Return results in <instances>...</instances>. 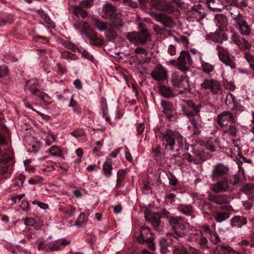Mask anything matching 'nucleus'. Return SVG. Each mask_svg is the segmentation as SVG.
Segmentation results:
<instances>
[{
    "instance_id": "nucleus-59",
    "label": "nucleus",
    "mask_w": 254,
    "mask_h": 254,
    "mask_svg": "<svg viewBox=\"0 0 254 254\" xmlns=\"http://www.w3.org/2000/svg\"><path fill=\"white\" fill-rule=\"evenodd\" d=\"M77 51L78 52L81 53L83 57L88 60H90L92 58L91 55L87 51L82 48H78Z\"/></svg>"
},
{
    "instance_id": "nucleus-42",
    "label": "nucleus",
    "mask_w": 254,
    "mask_h": 254,
    "mask_svg": "<svg viewBox=\"0 0 254 254\" xmlns=\"http://www.w3.org/2000/svg\"><path fill=\"white\" fill-rule=\"evenodd\" d=\"M201 67L202 70L205 73H210L212 72L214 68V65L200 58Z\"/></svg>"
},
{
    "instance_id": "nucleus-58",
    "label": "nucleus",
    "mask_w": 254,
    "mask_h": 254,
    "mask_svg": "<svg viewBox=\"0 0 254 254\" xmlns=\"http://www.w3.org/2000/svg\"><path fill=\"white\" fill-rule=\"evenodd\" d=\"M64 46L66 48L68 49H71L73 51H75L76 50H77L78 49L77 45L69 41L65 42L64 43Z\"/></svg>"
},
{
    "instance_id": "nucleus-11",
    "label": "nucleus",
    "mask_w": 254,
    "mask_h": 254,
    "mask_svg": "<svg viewBox=\"0 0 254 254\" xmlns=\"http://www.w3.org/2000/svg\"><path fill=\"white\" fill-rule=\"evenodd\" d=\"M229 168L222 163H217L212 171L210 178L213 182H216L220 179L226 178L229 172Z\"/></svg>"
},
{
    "instance_id": "nucleus-53",
    "label": "nucleus",
    "mask_w": 254,
    "mask_h": 254,
    "mask_svg": "<svg viewBox=\"0 0 254 254\" xmlns=\"http://www.w3.org/2000/svg\"><path fill=\"white\" fill-rule=\"evenodd\" d=\"M161 148L160 146H158L156 148L153 149L152 153L154 157L156 159H160L161 158Z\"/></svg>"
},
{
    "instance_id": "nucleus-4",
    "label": "nucleus",
    "mask_w": 254,
    "mask_h": 254,
    "mask_svg": "<svg viewBox=\"0 0 254 254\" xmlns=\"http://www.w3.org/2000/svg\"><path fill=\"white\" fill-rule=\"evenodd\" d=\"M125 36L130 43L136 46L144 45L151 40V34L146 28H142L139 31L127 32Z\"/></svg>"
},
{
    "instance_id": "nucleus-9",
    "label": "nucleus",
    "mask_w": 254,
    "mask_h": 254,
    "mask_svg": "<svg viewBox=\"0 0 254 254\" xmlns=\"http://www.w3.org/2000/svg\"><path fill=\"white\" fill-rule=\"evenodd\" d=\"M234 111H224L217 116V123L221 128L227 126L230 123H236L237 120V113Z\"/></svg>"
},
{
    "instance_id": "nucleus-5",
    "label": "nucleus",
    "mask_w": 254,
    "mask_h": 254,
    "mask_svg": "<svg viewBox=\"0 0 254 254\" xmlns=\"http://www.w3.org/2000/svg\"><path fill=\"white\" fill-rule=\"evenodd\" d=\"M110 19L109 28L105 33L106 38L109 40L115 39L117 36V31H120L124 25L123 20L119 13H116Z\"/></svg>"
},
{
    "instance_id": "nucleus-18",
    "label": "nucleus",
    "mask_w": 254,
    "mask_h": 254,
    "mask_svg": "<svg viewBox=\"0 0 254 254\" xmlns=\"http://www.w3.org/2000/svg\"><path fill=\"white\" fill-rule=\"evenodd\" d=\"M231 42L235 44L241 51L250 50L252 45L245 38L241 37L236 32H233L231 37Z\"/></svg>"
},
{
    "instance_id": "nucleus-50",
    "label": "nucleus",
    "mask_w": 254,
    "mask_h": 254,
    "mask_svg": "<svg viewBox=\"0 0 254 254\" xmlns=\"http://www.w3.org/2000/svg\"><path fill=\"white\" fill-rule=\"evenodd\" d=\"M179 210L183 214L186 215H191L193 212L192 208L190 205L182 206Z\"/></svg>"
},
{
    "instance_id": "nucleus-30",
    "label": "nucleus",
    "mask_w": 254,
    "mask_h": 254,
    "mask_svg": "<svg viewBox=\"0 0 254 254\" xmlns=\"http://www.w3.org/2000/svg\"><path fill=\"white\" fill-rule=\"evenodd\" d=\"M220 147V141L217 137L210 138L206 143V147L211 152H214L216 148Z\"/></svg>"
},
{
    "instance_id": "nucleus-52",
    "label": "nucleus",
    "mask_w": 254,
    "mask_h": 254,
    "mask_svg": "<svg viewBox=\"0 0 254 254\" xmlns=\"http://www.w3.org/2000/svg\"><path fill=\"white\" fill-rule=\"evenodd\" d=\"M160 92L161 95L165 97H170L172 96L173 94L171 90L169 88L165 86L161 87Z\"/></svg>"
},
{
    "instance_id": "nucleus-48",
    "label": "nucleus",
    "mask_w": 254,
    "mask_h": 254,
    "mask_svg": "<svg viewBox=\"0 0 254 254\" xmlns=\"http://www.w3.org/2000/svg\"><path fill=\"white\" fill-rule=\"evenodd\" d=\"M56 136L52 132L49 131L47 133V136L45 139L46 143L48 146H50L53 142L56 141Z\"/></svg>"
},
{
    "instance_id": "nucleus-26",
    "label": "nucleus",
    "mask_w": 254,
    "mask_h": 254,
    "mask_svg": "<svg viewBox=\"0 0 254 254\" xmlns=\"http://www.w3.org/2000/svg\"><path fill=\"white\" fill-rule=\"evenodd\" d=\"M161 105L163 108V113L166 115L167 118L170 120L173 117V104L169 101L163 100L161 101Z\"/></svg>"
},
{
    "instance_id": "nucleus-29",
    "label": "nucleus",
    "mask_w": 254,
    "mask_h": 254,
    "mask_svg": "<svg viewBox=\"0 0 254 254\" xmlns=\"http://www.w3.org/2000/svg\"><path fill=\"white\" fill-rule=\"evenodd\" d=\"M146 221L150 222L154 227H157L160 225V216L157 213H148L145 215Z\"/></svg>"
},
{
    "instance_id": "nucleus-61",
    "label": "nucleus",
    "mask_w": 254,
    "mask_h": 254,
    "mask_svg": "<svg viewBox=\"0 0 254 254\" xmlns=\"http://www.w3.org/2000/svg\"><path fill=\"white\" fill-rule=\"evenodd\" d=\"M25 176L22 174H20L18 176V180L15 183V186H17L18 188H21L23 187V183L25 180Z\"/></svg>"
},
{
    "instance_id": "nucleus-1",
    "label": "nucleus",
    "mask_w": 254,
    "mask_h": 254,
    "mask_svg": "<svg viewBox=\"0 0 254 254\" xmlns=\"http://www.w3.org/2000/svg\"><path fill=\"white\" fill-rule=\"evenodd\" d=\"M168 222L174 232L167 233V236L171 237L170 240L174 246L176 244L183 245L188 240L189 232V223H185L180 217H170L168 218Z\"/></svg>"
},
{
    "instance_id": "nucleus-12",
    "label": "nucleus",
    "mask_w": 254,
    "mask_h": 254,
    "mask_svg": "<svg viewBox=\"0 0 254 254\" xmlns=\"http://www.w3.org/2000/svg\"><path fill=\"white\" fill-rule=\"evenodd\" d=\"M184 161L192 162L195 164H201L205 160L204 152L199 149H194L191 153H186L183 155Z\"/></svg>"
},
{
    "instance_id": "nucleus-32",
    "label": "nucleus",
    "mask_w": 254,
    "mask_h": 254,
    "mask_svg": "<svg viewBox=\"0 0 254 254\" xmlns=\"http://www.w3.org/2000/svg\"><path fill=\"white\" fill-rule=\"evenodd\" d=\"M243 176H240V175L236 174L234 176L233 178L229 179V182L231 185V188H232V190L234 189L233 187H239L243 186L245 184L244 180L243 179Z\"/></svg>"
},
{
    "instance_id": "nucleus-40",
    "label": "nucleus",
    "mask_w": 254,
    "mask_h": 254,
    "mask_svg": "<svg viewBox=\"0 0 254 254\" xmlns=\"http://www.w3.org/2000/svg\"><path fill=\"white\" fill-rule=\"evenodd\" d=\"M214 219L217 222H222L230 217V214L228 212H218L213 214Z\"/></svg>"
},
{
    "instance_id": "nucleus-3",
    "label": "nucleus",
    "mask_w": 254,
    "mask_h": 254,
    "mask_svg": "<svg viewBox=\"0 0 254 254\" xmlns=\"http://www.w3.org/2000/svg\"><path fill=\"white\" fill-rule=\"evenodd\" d=\"M187 107L183 108V114L186 115L191 124L193 127V134L198 135L200 132V129L202 127V121L199 114V106L196 105L192 101H188L187 103Z\"/></svg>"
},
{
    "instance_id": "nucleus-17",
    "label": "nucleus",
    "mask_w": 254,
    "mask_h": 254,
    "mask_svg": "<svg viewBox=\"0 0 254 254\" xmlns=\"http://www.w3.org/2000/svg\"><path fill=\"white\" fill-rule=\"evenodd\" d=\"M208 198L211 202L218 205H224L222 208L225 209L229 210L231 207L227 205L230 201V198L226 195L210 193Z\"/></svg>"
},
{
    "instance_id": "nucleus-62",
    "label": "nucleus",
    "mask_w": 254,
    "mask_h": 254,
    "mask_svg": "<svg viewBox=\"0 0 254 254\" xmlns=\"http://www.w3.org/2000/svg\"><path fill=\"white\" fill-rule=\"evenodd\" d=\"M201 229V231L206 234H208L209 235L212 232L210 230V227L208 225L204 224L200 226Z\"/></svg>"
},
{
    "instance_id": "nucleus-57",
    "label": "nucleus",
    "mask_w": 254,
    "mask_h": 254,
    "mask_svg": "<svg viewBox=\"0 0 254 254\" xmlns=\"http://www.w3.org/2000/svg\"><path fill=\"white\" fill-rule=\"evenodd\" d=\"M101 104L102 107L103 116H105L106 114L107 113L108 106L106 99L104 98L101 99Z\"/></svg>"
},
{
    "instance_id": "nucleus-35",
    "label": "nucleus",
    "mask_w": 254,
    "mask_h": 254,
    "mask_svg": "<svg viewBox=\"0 0 254 254\" xmlns=\"http://www.w3.org/2000/svg\"><path fill=\"white\" fill-rule=\"evenodd\" d=\"M25 85L27 87V88L30 90L31 93L34 95H35V92L38 91H40L37 89V86H38V81L37 79H31L27 80Z\"/></svg>"
},
{
    "instance_id": "nucleus-19",
    "label": "nucleus",
    "mask_w": 254,
    "mask_h": 254,
    "mask_svg": "<svg viewBox=\"0 0 254 254\" xmlns=\"http://www.w3.org/2000/svg\"><path fill=\"white\" fill-rule=\"evenodd\" d=\"M178 60V62L177 65L178 68L184 72L188 70V65L190 64L191 62V59L189 52L186 51H182Z\"/></svg>"
},
{
    "instance_id": "nucleus-23",
    "label": "nucleus",
    "mask_w": 254,
    "mask_h": 254,
    "mask_svg": "<svg viewBox=\"0 0 254 254\" xmlns=\"http://www.w3.org/2000/svg\"><path fill=\"white\" fill-rule=\"evenodd\" d=\"M167 71L161 65L158 64L151 73V76L157 81L165 80L167 76Z\"/></svg>"
},
{
    "instance_id": "nucleus-6",
    "label": "nucleus",
    "mask_w": 254,
    "mask_h": 254,
    "mask_svg": "<svg viewBox=\"0 0 254 254\" xmlns=\"http://www.w3.org/2000/svg\"><path fill=\"white\" fill-rule=\"evenodd\" d=\"M171 82L174 88L181 93L190 88L189 78L185 74L173 72L171 75Z\"/></svg>"
},
{
    "instance_id": "nucleus-47",
    "label": "nucleus",
    "mask_w": 254,
    "mask_h": 254,
    "mask_svg": "<svg viewBox=\"0 0 254 254\" xmlns=\"http://www.w3.org/2000/svg\"><path fill=\"white\" fill-rule=\"evenodd\" d=\"M49 153L53 156L59 157L63 155L62 151L60 148L56 145H53L50 147Z\"/></svg>"
},
{
    "instance_id": "nucleus-46",
    "label": "nucleus",
    "mask_w": 254,
    "mask_h": 254,
    "mask_svg": "<svg viewBox=\"0 0 254 254\" xmlns=\"http://www.w3.org/2000/svg\"><path fill=\"white\" fill-rule=\"evenodd\" d=\"M63 213L68 215V217H72L75 212L76 208L71 205H67L62 209Z\"/></svg>"
},
{
    "instance_id": "nucleus-38",
    "label": "nucleus",
    "mask_w": 254,
    "mask_h": 254,
    "mask_svg": "<svg viewBox=\"0 0 254 254\" xmlns=\"http://www.w3.org/2000/svg\"><path fill=\"white\" fill-rule=\"evenodd\" d=\"M93 26L98 29L100 31H106L107 32L109 28V23L99 20H94Z\"/></svg>"
},
{
    "instance_id": "nucleus-13",
    "label": "nucleus",
    "mask_w": 254,
    "mask_h": 254,
    "mask_svg": "<svg viewBox=\"0 0 254 254\" xmlns=\"http://www.w3.org/2000/svg\"><path fill=\"white\" fill-rule=\"evenodd\" d=\"M188 240L196 243L199 248L202 250L203 254H208L210 252V247L207 239L202 234H191L188 238Z\"/></svg>"
},
{
    "instance_id": "nucleus-34",
    "label": "nucleus",
    "mask_w": 254,
    "mask_h": 254,
    "mask_svg": "<svg viewBox=\"0 0 254 254\" xmlns=\"http://www.w3.org/2000/svg\"><path fill=\"white\" fill-rule=\"evenodd\" d=\"M86 35L89 37L90 43L94 46H101L102 44L103 41L97 38V33L92 31L91 33H86Z\"/></svg>"
},
{
    "instance_id": "nucleus-44",
    "label": "nucleus",
    "mask_w": 254,
    "mask_h": 254,
    "mask_svg": "<svg viewBox=\"0 0 254 254\" xmlns=\"http://www.w3.org/2000/svg\"><path fill=\"white\" fill-rule=\"evenodd\" d=\"M112 162L111 160H107L103 165V171L105 175L110 177L112 175Z\"/></svg>"
},
{
    "instance_id": "nucleus-56",
    "label": "nucleus",
    "mask_w": 254,
    "mask_h": 254,
    "mask_svg": "<svg viewBox=\"0 0 254 254\" xmlns=\"http://www.w3.org/2000/svg\"><path fill=\"white\" fill-rule=\"evenodd\" d=\"M164 2L165 0H151L152 4L154 6L156 9L160 10H161Z\"/></svg>"
},
{
    "instance_id": "nucleus-27",
    "label": "nucleus",
    "mask_w": 254,
    "mask_h": 254,
    "mask_svg": "<svg viewBox=\"0 0 254 254\" xmlns=\"http://www.w3.org/2000/svg\"><path fill=\"white\" fill-rule=\"evenodd\" d=\"M236 23L239 26V29L242 35L248 36L250 34L251 30L250 26L248 24L246 21L243 19H238Z\"/></svg>"
},
{
    "instance_id": "nucleus-43",
    "label": "nucleus",
    "mask_w": 254,
    "mask_h": 254,
    "mask_svg": "<svg viewBox=\"0 0 254 254\" xmlns=\"http://www.w3.org/2000/svg\"><path fill=\"white\" fill-rule=\"evenodd\" d=\"M35 95L38 96L40 100L45 102V104H49L52 102L51 97L42 91H38L34 93Z\"/></svg>"
},
{
    "instance_id": "nucleus-54",
    "label": "nucleus",
    "mask_w": 254,
    "mask_h": 254,
    "mask_svg": "<svg viewBox=\"0 0 254 254\" xmlns=\"http://www.w3.org/2000/svg\"><path fill=\"white\" fill-rule=\"evenodd\" d=\"M210 240L214 244H218L221 242L218 234L215 232H212L210 235Z\"/></svg>"
},
{
    "instance_id": "nucleus-33",
    "label": "nucleus",
    "mask_w": 254,
    "mask_h": 254,
    "mask_svg": "<svg viewBox=\"0 0 254 254\" xmlns=\"http://www.w3.org/2000/svg\"><path fill=\"white\" fill-rule=\"evenodd\" d=\"M214 21L219 28L225 27L228 23L227 17L222 14H216L214 18Z\"/></svg>"
},
{
    "instance_id": "nucleus-55",
    "label": "nucleus",
    "mask_w": 254,
    "mask_h": 254,
    "mask_svg": "<svg viewBox=\"0 0 254 254\" xmlns=\"http://www.w3.org/2000/svg\"><path fill=\"white\" fill-rule=\"evenodd\" d=\"M86 223V220L85 218V215L84 213H81L78 217L77 218L75 224L76 226H81L83 224H84Z\"/></svg>"
},
{
    "instance_id": "nucleus-51",
    "label": "nucleus",
    "mask_w": 254,
    "mask_h": 254,
    "mask_svg": "<svg viewBox=\"0 0 254 254\" xmlns=\"http://www.w3.org/2000/svg\"><path fill=\"white\" fill-rule=\"evenodd\" d=\"M61 57L66 60H75L77 59V57L75 55L67 51H64L61 54Z\"/></svg>"
},
{
    "instance_id": "nucleus-60",
    "label": "nucleus",
    "mask_w": 254,
    "mask_h": 254,
    "mask_svg": "<svg viewBox=\"0 0 254 254\" xmlns=\"http://www.w3.org/2000/svg\"><path fill=\"white\" fill-rule=\"evenodd\" d=\"M43 180V178L41 177L36 176L31 178L28 182L30 184L34 185L41 182Z\"/></svg>"
},
{
    "instance_id": "nucleus-39",
    "label": "nucleus",
    "mask_w": 254,
    "mask_h": 254,
    "mask_svg": "<svg viewBox=\"0 0 254 254\" xmlns=\"http://www.w3.org/2000/svg\"><path fill=\"white\" fill-rule=\"evenodd\" d=\"M126 175V171L125 170H120L117 173V182L115 189L120 188L124 186L123 181Z\"/></svg>"
},
{
    "instance_id": "nucleus-14",
    "label": "nucleus",
    "mask_w": 254,
    "mask_h": 254,
    "mask_svg": "<svg viewBox=\"0 0 254 254\" xmlns=\"http://www.w3.org/2000/svg\"><path fill=\"white\" fill-rule=\"evenodd\" d=\"M201 88L210 91L212 94H219L221 90V86L219 82L213 79H205L200 85Z\"/></svg>"
},
{
    "instance_id": "nucleus-37",
    "label": "nucleus",
    "mask_w": 254,
    "mask_h": 254,
    "mask_svg": "<svg viewBox=\"0 0 254 254\" xmlns=\"http://www.w3.org/2000/svg\"><path fill=\"white\" fill-rule=\"evenodd\" d=\"M74 27L78 30H82L83 31L82 32V33H84L86 34V33H88L87 30L89 29V24L81 20H78L76 22L73 23Z\"/></svg>"
},
{
    "instance_id": "nucleus-64",
    "label": "nucleus",
    "mask_w": 254,
    "mask_h": 254,
    "mask_svg": "<svg viewBox=\"0 0 254 254\" xmlns=\"http://www.w3.org/2000/svg\"><path fill=\"white\" fill-rule=\"evenodd\" d=\"M244 57L249 64L254 62V57L251 55L249 52H246L244 54Z\"/></svg>"
},
{
    "instance_id": "nucleus-22",
    "label": "nucleus",
    "mask_w": 254,
    "mask_h": 254,
    "mask_svg": "<svg viewBox=\"0 0 254 254\" xmlns=\"http://www.w3.org/2000/svg\"><path fill=\"white\" fill-rule=\"evenodd\" d=\"M190 15L196 21H200L205 16V9L201 4L194 5L191 9Z\"/></svg>"
},
{
    "instance_id": "nucleus-16",
    "label": "nucleus",
    "mask_w": 254,
    "mask_h": 254,
    "mask_svg": "<svg viewBox=\"0 0 254 254\" xmlns=\"http://www.w3.org/2000/svg\"><path fill=\"white\" fill-rule=\"evenodd\" d=\"M150 15L153 19L162 24L166 27L172 28L174 26V23L172 18L164 13L151 11Z\"/></svg>"
},
{
    "instance_id": "nucleus-28",
    "label": "nucleus",
    "mask_w": 254,
    "mask_h": 254,
    "mask_svg": "<svg viewBox=\"0 0 254 254\" xmlns=\"http://www.w3.org/2000/svg\"><path fill=\"white\" fill-rule=\"evenodd\" d=\"M247 223L246 217L241 216H236L231 220V225L233 227L241 228Z\"/></svg>"
},
{
    "instance_id": "nucleus-63",
    "label": "nucleus",
    "mask_w": 254,
    "mask_h": 254,
    "mask_svg": "<svg viewBox=\"0 0 254 254\" xmlns=\"http://www.w3.org/2000/svg\"><path fill=\"white\" fill-rule=\"evenodd\" d=\"M134 52L137 54H142L145 56L148 55V52L142 47H137L134 50Z\"/></svg>"
},
{
    "instance_id": "nucleus-41",
    "label": "nucleus",
    "mask_w": 254,
    "mask_h": 254,
    "mask_svg": "<svg viewBox=\"0 0 254 254\" xmlns=\"http://www.w3.org/2000/svg\"><path fill=\"white\" fill-rule=\"evenodd\" d=\"M238 7H239L234 6V7H230L228 8L229 10L232 17L236 21V22L238 21V19H243L242 15L240 14L238 9Z\"/></svg>"
},
{
    "instance_id": "nucleus-2",
    "label": "nucleus",
    "mask_w": 254,
    "mask_h": 254,
    "mask_svg": "<svg viewBox=\"0 0 254 254\" xmlns=\"http://www.w3.org/2000/svg\"><path fill=\"white\" fill-rule=\"evenodd\" d=\"M159 138L166 151H178L180 148L183 147L186 142V140L179 132L171 129L162 132Z\"/></svg>"
},
{
    "instance_id": "nucleus-7",
    "label": "nucleus",
    "mask_w": 254,
    "mask_h": 254,
    "mask_svg": "<svg viewBox=\"0 0 254 254\" xmlns=\"http://www.w3.org/2000/svg\"><path fill=\"white\" fill-rule=\"evenodd\" d=\"M69 243L70 241L65 239H59L47 243L41 242L38 245V249L50 253L62 250Z\"/></svg>"
},
{
    "instance_id": "nucleus-36",
    "label": "nucleus",
    "mask_w": 254,
    "mask_h": 254,
    "mask_svg": "<svg viewBox=\"0 0 254 254\" xmlns=\"http://www.w3.org/2000/svg\"><path fill=\"white\" fill-rule=\"evenodd\" d=\"M215 254H238L232 251L230 247L223 245H218L215 247Z\"/></svg>"
},
{
    "instance_id": "nucleus-25",
    "label": "nucleus",
    "mask_w": 254,
    "mask_h": 254,
    "mask_svg": "<svg viewBox=\"0 0 254 254\" xmlns=\"http://www.w3.org/2000/svg\"><path fill=\"white\" fill-rule=\"evenodd\" d=\"M222 135L224 136L236 137L238 132L237 127L234 124L225 126L221 128Z\"/></svg>"
},
{
    "instance_id": "nucleus-21",
    "label": "nucleus",
    "mask_w": 254,
    "mask_h": 254,
    "mask_svg": "<svg viewBox=\"0 0 254 254\" xmlns=\"http://www.w3.org/2000/svg\"><path fill=\"white\" fill-rule=\"evenodd\" d=\"M116 7L112 4L106 2L103 5L100 15L103 18L109 19L112 18L116 14Z\"/></svg>"
},
{
    "instance_id": "nucleus-8",
    "label": "nucleus",
    "mask_w": 254,
    "mask_h": 254,
    "mask_svg": "<svg viewBox=\"0 0 254 254\" xmlns=\"http://www.w3.org/2000/svg\"><path fill=\"white\" fill-rule=\"evenodd\" d=\"M140 236L138 237V241L142 244L148 245L149 249L151 251H154L155 247L153 234L151 232L148 227L142 226L140 228Z\"/></svg>"
},
{
    "instance_id": "nucleus-45",
    "label": "nucleus",
    "mask_w": 254,
    "mask_h": 254,
    "mask_svg": "<svg viewBox=\"0 0 254 254\" xmlns=\"http://www.w3.org/2000/svg\"><path fill=\"white\" fill-rule=\"evenodd\" d=\"M69 107L72 108L73 111L75 114L78 115H80L81 114L82 109L78 105L77 101L74 99L73 96H72L70 99Z\"/></svg>"
},
{
    "instance_id": "nucleus-49",
    "label": "nucleus",
    "mask_w": 254,
    "mask_h": 254,
    "mask_svg": "<svg viewBox=\"0 0 254 254\" xmlns=\"http://www.w3.org/2000/svg\"><path fill=\"white\" fill-rule=\"evenodd\" d=\"M242 190L248 195H251L254 192V186L251 184L244 185L243 186Z\"/></svg>"
},
{
    "instance_id": "nucleus-31",
    "label": "nucleus",
    "mask_w": 254,
    "mask_h": 254,
    "mask_svg": "<svg viewBox=\"0 0 254 254\" xmlns=\"http://www.w3.org/2000/svg\"><path fill=\"white\" fill-rule=\"evenodd\" d=\"M220 0H206V4L209 8L213 11H220L222 10V5Z\"/></svg>"
},
{
    "instance_id": "nucleus-24",
    "label": "nucleus",
    "mask_w": 254,
    "mask_h": 254,
    "mask_svg": "<svg viewBox=\"0 0 254 254\" xmlns=\"http://www.w3.org/2000/svg\"><path fill=\"white\" fill-rule=\"evenodd\" d=\"M173 254H201V253L192 247H190L187 251L183 245H181L173 246Z\"/></svg>"
},
{
    "instance_id": "nucleus-20",
    "label": "nucleus",
    "mask_w": 254,
    "mask_h": 254,
    "mask_svg": "<svg viewBox=\"0 0 254 254\" xmlns=\"http://www.w3.org/2000/svg\"><path fill=\"white\" fill-rule=\"evenodd\" d=\"M206 38L218 43H222L224 41L228 39L226 34L223 32L221 28H218L214 32L207 34Z\"/></svg>"
},
{
    "instance_id": "nucleus-15",
    "label": "nucleus",
    "mask_w": 254,
    "mask_h": 254,
    "mask_svg": "<svg viewBox=\"0 0 254 254\" xmlns=\"http://www.w3.org/2000/svg\"><path fill=\"white\" fill-rule=\"evenodd\" d=\"M216 182L217 183L212 184L210 186V189L212 191L219 193L232 190L228 178L220 179Z\"/></svg>"
},
{
    "instance_id": "nucleus-10",
    "label": "nucleus",
    "mask_w": 254,
    "mask_h": 254,
    "mask_svg": "<svg viewBox=\"0 0 254 254\" xmlns=\"http://www.w3.org/2000/svg\"><path fill=\"white\" fill-rule=\"evenodd\" d=\"M216 49L217 51V55L220 60L226 66H229L231 68L236 67V63L230 57L229 50L219 45H217Z\"/></svg>"
}]
</instances>
